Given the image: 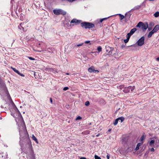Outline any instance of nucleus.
<instances>
[{
  "label": "nucleus",
  "instance_id": "nucleus-9",
  "mask_svg": "<svg viewBox=\"0 0 159 159\" xmlns=\"http://www.w3.org/2000/svg\"><path fill=\"white\" fill-rule=\"evenodd\" d=\"M146 25H145L143 23L142 24V29L143 30V31L146 30L148 27V23H146Z\"/></svg>",
  "mask_w": 159,
  "mask_h": 159
},
{
  "label": "nucleus",
  "instance_id": "nucleus-14",
  "mask_svg": "<svg viewBox=\"0 0 159 159\" xmlns=\"http://www.w3.org/2000/svg\"><path fill=\"white\" fill-rule=\"evenodd\" d=\"M143 144V143H138L135 148V150L137 151L139 149V147Z\"/></svg>",
  "mask_w": 159,
  "mask_h": 159
},
{
  "label": "nucleus",
  "instance_id": "nucleus-62",
  "mask_svg": "<svg viewBox=\"0 0 159 159\" xmlns=\"http://www.w3.org/2000/svg\"><path fill=\"white\" fill-rule=\"evenodd\" d=\"M148 151H147L145 154V155L146 154H148Z\"/></svg>",
  "mask_w": 159,
  "mask_h": 159
},
{
  "label": "nucleus",
  "instance_id": "nucleus-1",
  "mask_svg": "<svg viewBox=\"0 0 159 159\" xmlns=\"http://www.w3.org/2000/svg\"><path fill=\"white\" fill-rule=\"evenodd\" d=\"M81 26L85 29L92 28L95 27L94 24L90 22H83L81 23Z\"/></svg>",
  "mask_w": 159,
  "mask_h": 159
},
{
  "label": "nucleus",
  "instance_id": "nucleus-2",
  "mask_svg": "<svg viewBox=\"0 0 159 159\" xmlns=\"http://www.w3.org/2000/svg\"><path fill=\"white\" fill-rule=\"evenodd\" d=\"M54 13L57 15H65L66 14V12L61 9H56L53 10Z\"/></svg>",
  "mask_w": 159,
  "mask_h": 159
},
{
  "label": "nucleus",
  "instance_id": "nucleus-3",
  "mask_svg": "<svg viewBox=\"0 0 159 159\" xmlns=\"http://www.w3.org/2000/svg\"><path fill=\"white\" fill-rule=\"evenodd\" d=\"M133 13V11L131 10L130 11H128L125 14V21L127 22L129 20L130 18Z\"/></svg>",
  "mask_w": 159,
  "mask_h": 159
},
{
  "label": "nucleus",
  "instance_id": "nucleus-57",
  "mask_svg": "<svg viewBox=\"0 0 159 159\" xmlns=\"http://www.w3.org/2000/svg\"><path fill=\"white\" fill-rule=\"evenodd\" d=\"M12 105L13 106H15V107H16L15 104L12 102Z\"/></svg>",
  "mask_w": 159,
  "mask_h": 159
},
{
  "label": "nucleus",
  "instance_id": "nucleus-18",
  "mask_svg": "<svg viewBox=\"0 0 159 159\" xmlns=\"http://www.w3.org/2000/svg\"><path fill=\"white\" fill-rule=\"evenodd\" d=\"M135 46V45H131L130 46H125V45H124V44H122L121 45V48L123 49V48H126V49H127L128 48V47H130V46H131V47H134Z\"/></svg>",
  "mask_w": 159,
  "mask_h": 159
},
{
  "label": "nucleus",
  "instance_id": "nucleus-19",
  "mask_svg": "<svg viewBox=\"0 0 159 159\" xmlns=\"http://www.w3.org/2000/svg\"><path fill=\"white\" fill-rule=\"evenodd\" d=\"M34 36L33 35L31 37H30L29 36L26 37V39H28L29 40H32L34 38Z\"/></svg>",
  "mask_w": 159,
  "mask_h": 159
},
{
  "label": "nucleus",
  "instance_id": "nucleus-29",
  "mask_svg": "<svg viewBox=\"0 0 159 159\" xmlns=\"http://www.w3.org/2000/svg\"><path fill=\"white\" fill-rule=\"evenodd\" d=\"M154 25V23L153 22H151L149 24V26L152 27Z\"/></svg>",
  "mask_w": 159,
  "mask_h": 159
},
{
  "label": "nucleus",
  "instance_id": "nucleus-47",
  "mask_svg": "<svg viewBox=\"0 0 159 159\" xmlns=\"http://www.w3.org/2000/svg\"><path fill=\"white\" fill-rule=\"evenodd\" d=\"M110 155L108 154L107 155V159H109L110 157Z\"/></svg>",
  "mask_w": 159,
  "mask_h": 159
},
{
  "label": "nucleus",
  "instance_id": "nucleus-60",
  "mask_svg": "<svg viewBox=\"0 0 159 159\" xmlns=\"http://www.w3.org/2000/svg\"><path fill=\"white\" fill-rule=\"evenodd\" d=\"M156 59L157 61H159V57H157Z\"/></svg>",
  "mask_w": 159,
  "mask_h": 159
},
{
  "label": "nucleus",
  "instance_id": "nucleus-37",
  "mask_svg": "<svg viewBox=\"0 0 159 159\" xmlns=\"http://www.w3.org/2000/svg\"><path fill=\"white\" fill-rule=\"evenodd\" d=\"M69 89V88L67 87H65L63 89V90L64 91H66L68 90Z\"/></svg>",
  "mask_w": 159,
  "mask_h": 159
},
{
  "label": "nucleus",
  "instance_id": "nucleus-10",
  "mask_svg": "<svg viewBox=\"0 0 159 159\" xmlns=\"http://www.w3.org/2000/svg\"><path fill=\"white\" fill-rule=\"evenodd\" d=\"M23 131H19L20 136V139L21 140V138H24V139L25 138V139L26 138V139L27 140H28L29 141H30V139H29V138H27L26 136H25V137H25V136H23L22 134H23Z\"/></svg>",
  "mask_w": 159,
  "mask_h": 159
},
{
  "label": "nucleus",
  "instance_id": "nucleus-33",
  "mask_svg": "<svg viewBox=\"0 0 159 159\" xmlns=\"http://www.w3.org/2000/svg\"><path fill=\"white\" fill-rule=\"evenodd\" d=\"M97 50L99 52H101L102 51V48L101 47V46H98V47Z\"/></svg>",
  "mask_w": 159,
  "mask_h": 159
},
{
  "label": "nucleus",
  "instance_id": "nucleus-21",
  "mask_svg": "<svg viewBox=\"0 0 159 159\" xmlns=\"http://www.w3.org/2000/svg\"><path fill=\"white\" fill-rule=\"evenodd\" d=\"M142 24H143V22H139L136 26V27L139 28L142 27Z\"/></svg>",
  "mask_w": 159,
  "mask_h": 159
},
{
  "label": "nucleus",
  "instance_id": "nucleus-20",
  "mask_svg": "<svg viewBox=\"0 0 159 159\" xmlns=\"http://www.w3.org/2000/svg\"><path fill=\"white\" fill-rule=\"evenodd\" d=\"M154 33V32H153L152 30L151 31H150L149 33V34H148V38H150V37H151L152 36V34Z\"/></svg>",
  "mask_w": 159,
  "mask_h": 159
},
{
  "label": "nucleus",
  "instance_id": "nucleus-42",
  "mask_svg": "<svg viewBox=\"0 0 159 159\" xmlns=\"http://www.w3.org/2000/svg\"><path fill=\"white\" fill-rule=\"evenodd\" d=\"M31 159H35V155H33L32 156H30Z\"/></svg>",
  "mask_w": 159,
  "mask_h": 159
},
{
  "label": "nucleus",
  "instance_id": "nucleus-5",
  "mask_svg": "<svg viewBox=\"0 0 159 159\" xmlns=\"http://www.w3.org/2000/svg\"><path fill=\"white\" fill-rule=\"evenodd\" d=\"M145 38L144 36L142 37L137 42V45L139 46H142L144 43Z\"/></svg>",
  "mask_w": 159,
  "mask_h": 159
},
{
  "label": "nucleus",
  "instance_id": "nucleus-31",
  "mask_svg": "<svg viewBox=\"0 0 159 159\" xmlns=\"http://www.w3.org/2000/svg\"><path fill=\"white\" fill-rule=\"evenodd\" d=\"M16 73H17L18 75L21 76H22V77L25 76V75H23V74H21V73H20L18 70L16 72Z\"/></svg>",
  "mask_w": 159,
  "mask_h": 159
},
{
  "label": "nucleus",
  "instance_id": "nucleus-39",
  "mask_svg": "<svg viewBox=\"0 0 159 159\" xmlns=\"http://www.w3.org/2000/svg\"><path fill=\"white\" fill-rule=\"evenodd\" d=\"M129 40V39H126L124 40V42L125 43H126L128 42Z\"/></svg>",
  "mask_w": 159,
  "mask_h": 159
},
{
  "label": "nucleus",
  "instance_id": "nucleus-40",
  "mask_svg": "<svg viewBox=\"0 0 159 159\" xmlns=\"http://www.w3.org/2000/svg\"><path fill=\"white\" fill-rule=\"evenodd\" d=\"M90 42L89 41H85L84 43H89V44H91V43H90Z\"/></svg>",
  "mask_w": 159,
  "mask_h": 159
},
{
  "label": "nucleus",
  "instance_id": "nucleus-28",
  "mask_svg": "<svg viewBox=\"0 0 159 159\" xmlns=\"http://www.w3.org/2000/svg\"><path fill=\"white\" fill-rule=\"evenodd\" d=\"M155 140H151L149 142V145L150 146L152 145L155 143Z\"/></svg>",
  "mask_w": 159,
  "mask_h": 159
},
{
  "label": "nucleus",
  "instance_id": "nucleus-45",
  "mask_svg": "<svg viewBox=\"0 0 159 159\" xmlns=\"http://www.w3.org/2000/svg\"><path fill=\"white\" fill-rule=\"evenodd\" d=\"M148 31H150L151 30L152 28V27H149H149L148 28Z\"/></svg>",
  "mask_w": 159,
  "mask_h": 159
},
{
  "label": "nucleus",
  "instance_id": "nucleus-34",
  "mask_svg": "<svg viewBox=\"0 0 159 159\" xmlns=\"http://www.w3.org/2000/svg\"><path fill=\"white\" fill-rule=\"evenodd\" d=\"M90 104V102L89 101H87L85 103V105L87 106H89Z\"/></svg>",
  "mask_w": 159,
  "mask_h": 159
},
{
  "label": "nucleus",
  "instance_id": "nucleus-4",
  "mask_svg": "<svg viewBox=\"0 0 159 159\" xmlns=\"http://www.w3.org/2000/svg\"><path fill=\"white\" fill-rule=\"evenodd\" d=\"M135 89V86H129L128 87H125L123 90V92L125 93H129L130 90L131 91H133Z\"/></svg>",
  "mask_w": 159,
  "mask_h": 159
},
{
  "label": "nucleus",
  "instance_id": "nucleus-50",
  "mask_svg": "<svg viewBox=\"0 0 159 159\" xmlns=\"http://www.w3.org/2000/svg\"><path fill=\"white\" fill-rule=\"evenodd\" d=\"M50 102L51 103L52 102V98H50Z\"/></svg>",
  "mask_w": 159,
  "mask_h": 159
},
{
  "label": "nucleus",
  "instance_id": "nucleus-44",
  "mask_svg": "<svg viewBox=\"0 0 159 159\" xmlns=\"http://www.w3.org/2000/svg\"><path fill=\"white\" fill-rule=\"evenodd\" d=\"M111 16H109L107 17H106V18H102L103 19V21L104 20H107V19H108V18H109Z\"/></svg>",
  "mask_w": 159,
  "mask_h": 159
},
{
  "label": "nucleus",
  "instance_id": "nucleus-48",
  "mask_svg": "<svg viewBox=\"0 0 159 159\" xmlns=\"http://www.w3.org/2000/svg\"><path fill=\"white\" fill-rule=\"evenodd\" d=\"M103 21V19H100L99 22H98L99 23H102Z\"/></svg>",
  "mask_w": 159,
  "mask_h": 159
},
{
  "label": "nucleus",
  "instance_id": "nucleus-46",
  "mask_svg": "<svg viewBox=\"0 0 159 159\" xmlns=\"http://www.w3.org/2000/svg\"><path fill=\"white\" fill-rule=\"evenodd\" d=\"M21 24H20V25H19V26H18V28H19L21 30V29L20 28V26L21 27V28H22V30H24V28H23V27H22V26H21Z\"/></svg>",
  "mask_w": 159,
  "mask_h": 159
},
{
  "label": "nucleus",
  "instance_id": "nucleus-27",
  "mask_svg": "<svg viewBox=\"0 0 159 159\" xmlns=\"http://www.w3.org/2000/svg\"><path fill=\"white\" fill-rule=\"evenodd\" d=\"M118 120H119L118 118H117L115 120V121L113 122V125H116L118 123Z\"/></svg>",
  "mask_w": 159,
  "mask_h": 159
},
{
  "label": "nucleus",
  "instance_id": "nucleus-38",
  "mask_svg": "<svg viewBox=\"0 0 159 159\" xmlns=\"http://www.w3.org/2000/svg\"><path fill=\"white\" fill-rule=\"evenodd\" d=\"M82 119V117L80 116H78L76 119V120H80Z\"/></svg>",
  "mask_w": 159,
  "mask_h": 159
},
{
  "label": "nucleus",
  "instance_id": "nucleus-12",
  "mask_svg": "<svg viewBox=\"0 0 159 159\" xmlns=\"http://www.w3.org/2000/svg\"><path fill=\"white\" fill-rule=\"evenodd\" d=\"M133 150V148L132 147H129L125 150V152L127 153L128 152H130Z\"/></svg>",
  "mask_w": 159,
  "mask_h": 159
},
{
  "label": "nucleus",
  "instance_id": "nucleus-58",
  "mask_svg": "<svg viewBox=\"0 0 159 159\" xmlns=\"http://www.w3.org/2000/svg\"><path fill=\"white\" fill-rule=\"evenodd\" d=\"M157 138L156 136H154V137H153L152 138V139H156Z\"/></svg>",
  "mask_w": 159,
  "mask_h": 159
},
{
  "label": "nucleus",
  "instance_id": "nucleus-51",
  "mask_svg": "<svg viewBox=\"0 0 159 159\" xmlns=\"http://www.w3.org/2000/svg\"><path fill=\"white\" fill-rule=\"evenodd\" d=\"M156 143H158L159 142V140L158 139H157L156 140Z\"/></svg>",
  "mask_w": 159,
  "mask_h": 159
},
{
  "label": "nucleus",
  "instance_id": "nucleus-32",
  "mask_svg": "<svg viewBox=\"0 0 159 159\" xmlns=\"http://www.w3.org/2000/svg\"><path fill=\"white\" fill-rule=\"evenodd\" d=\"M131 35H132L131 34L129 33H128L126 35L127 39H129Z\"/></svg>",
  "mask_w": 159,
  "mask_h": 159
},
{
  "label": "nucleus",
  "instance_id": "nucleus-53",
  "mask_svg": "<svg viewBox=\"0 0 159 159\" xmlns=\"http://www.w3.org/2000/svg\"><path fill=\"white\" fill-rule=\"evenodd\" d=\"M83 44V43H82L81 44L78 45L77 46H82Z\"/></svg>",
  "mask_w": 159,
  "mask_h": 159
},
{
  "label": "nucleus",
  "instance_id": "nucleus-26",
  "mask_svg": "<svg viewBox=\"0 0 159 159\" xmlns=\"http://www.w3.org/2000/svg\"><path fill=\"white\" fill-rule=\"evenodd\" d=\"M141 7V6L140 5L138 6H137L135 7L134 8V9H132V10H133V11L134 10H137L140 8Z\"/></svg>",
  "mask_w": 159,
  "mask_h": 159
},
{
  "label": "nucleus",
  "instance_id": "nucleus-25",
  "mask_svg": "<svg viewBox=\"0 0 159 159\" xmlns=\"http://www.w3.org/2000/svg\"><path fill=\"white\" fill-rule=\"evenodd\" d=\"M32 138L36 142V143H38L37 139L35 137V136H34V135H32Z\"/></svg>",
  "mask_w": 159,
  "mask_h": 159
},
{
  "label": "nucleus",
  "instance_id": "nucleus-41",
  "mask_svg": "<svg viewBox=\"0 0 159 159\" xmlns=\"http://www.w3.org/2000/svg\"><path fill=\"white\" fill-rule=\"evenodd\" d=\"M28 57L30 59V60H35V59L34 58H33L32 57Z\"/></svg>",
  "mask_w": 159,
  "mask_h": 159
},
{
  "label": "nucleus",
  "instance_id": "nucleus-54",
  "mask_svg": "<svg viewBox=\"0 0 159 159\" xmlns=\"http://www.w3.org/2000/svg\"><path fill=\"white\" fill-rule=\"evenodd\" d=\"M80 159H86V158L85 157H81Z\"/></svg>",
  "mask_w": 159,
  "mask_h": 159
},
{
  "label": "nucleus",
  "instance_id": "nucleus-24",
  "mask_svg": "<svg viewBox=\"0 0 159 159\" xmlns=\"http://www.w3.org/2000/svg\"><path fill=\"white\" fill-rule=\"evenodd\" d=\"M155 17H157L159 16V12L157 11L153 15Z\"/></svg>",
  "mask_w": 159,
  "mask_h": 159
},
{
  "label": "nucleus",
  "instance_id": "nucleus-11",
  "mask_svg": "<svg viewBox=\"0 0 159 159\" xmlns=\"http://www.w3.org/2000/svg\"><path fill=\"white\" fill-rule=\"evenodd\" d=\"M159 30V25H156L155 27H154L152 31L154 32V33H155L157 32L158 30Z\"/></svg>",
  "mask_w": 159,
  "mask_h": 159
},
{
  "label": "nucleus",
  "instance_id": "nucleus-59",
  "mask_svg": "<svg viewBox=\"0 0 159 159\" xmlns=\"http://www.w3.org/2000/svg\"><path fill=\"white\" fill-rule=\"evenodd\" d=\"M111 129H109L108 130V132H110L111 131Z\"/></svg>",
  "mask_w": 159,
  "mask_h": 159
},
{
  "label": "nucleus",
  "instance_id": "nucleus-16",
  "mask_svg": "<svg viewBox=\"0 0 159 159\" xmlns=\"http://www.w3.org/2000/svg\"><path fill=\"white\" fill-rule=\"evenodd\" d=\"M3 90L4 91L5 93L7 94V98H11L10 96V95L9 94V92H8V90H7V89L6 88V89H5Z\"/></svg>",
  "mask_w": 159,
  "mask_h": 159
},
{
  "label": "nucleus",
  "instance_id": "nucleus-7",
  "mask_svg": "<svg viewBox=\"0 0 159 159\" xmlns=\"http://www.w3.org/2000/svg\"><path fill=\"white\" fill-rule=\"evenodd\" d=\"M0 87L3 90L7 88L4 81L1 78H0Z\"/></svg>",
  "mask_w": 159,
  "mask_h": 159
},
{
  "label": "nucleus",
  "instance_id": "nucleus-6",
  "mask_svg": "<svg viewBox=\"0 0 159 159\" xmlns=\"http://www.w3.org/2000/svg\"><path fill=\"white\" fill-rule=\"evenodd\" d=\"M106 51L108 52V55H111L112 53V51L114 50V48L110 47L108 46L105 47Z\"/></svg>",
  "mask_w": 159,
  "mask_h": 159
},
{
  "label": "nucleus",
  "instance_id": "nucleus-13",
  "mask_svg": "<svg viewBox=\"0 0 159 159\" xmlns=\"http://www.w3.org/2000/svg\"><path fill=\"white\" fill-rule=\"evenodd\" d=\"M144 134H145V133H144L142 135L141 137L139 140L140 143H143V141L146 137V135H144Z\"/></svg>",
  "mask_w": 159,
  "mask_h": 159
},
{
  "label": "nucleus",
  "instance_id": "nucleus-55",
  "mask_svg": "<svg viewBox=\"0 0 159 159\" xmlns=\"http://www.w3.org/2000/svg\"><path fill=\"white\" fill-rule=\"evenodd\" d=\"M145 147H146L145 146H143V147L142 149L143 148V150H144L145 149Z\"/></svg>",
  "mask_w": 159,
  "mask_h": 159
},
{
  "label": "nucleus",
  "instance_id": "nucleus-43",
  "mask_svg": "<svg viewBox=\"0 0 159 159\" xmlns=\"http://www.w3.org/2000/svg\"><path fill=\"white\" fill-rule=\"evenodd\" d=\"M124 85H121L119 86V88L120 89H122V88H124Z\"/></svg>",
  "mask_w": 159,
  "mask_h": 159
},
{
  "label": "nucleus",
  "instance_id": "nucleus-49",
  "mask_svg": "<svg viewBox=\"0 0 159 159\" xmlns=\"http://www.w3.org/2000/svg\"><path fill=\"white\" fill-rule=\"evenodd\" d=\"M151 151V152H154V149L153 148H151L150 149Z\"/></svg>",
  "mask_w": 159,
  "mask_h": 159
},
{
  "label": "nucleus",
  "instance_id": "nucleus-56",
  "mask_svg": "<svg viewBox=\"0 0 159 159\" xmlns=\"http://www.w3.org/2000/svg\"><path fill=\"white\" fill-rule=\"evenodd\" d=\"M145 147H146L145 146H143V147L142 149L143 148V150H144L145 149Z\"/></svg>",
  "mask_w": 159,
  "mask_h": 159
},
{
  "label": "nucleus",
  "instance_id": "nucleus-17",
  "mask_svg": "<svg viewBox=\"0 0 159 159\" xmlns=\"http://www.w3.org/2000/svg\"><path fill=\"white\" fill-rule=\"evenodd\" d=\"M137 30V29L136 28H134L130 30L129 33L132 35Z\"/></svg>",
  "mask_w": 159,
  "mask_h": 159
},
{
  "label": "nucleus",
  "instance_id": "nucleus-15",
  "mask_svg": "<svg viewBox=\"0 0 159 159\" xmlns=\"http://www.w3.org/2000/svg\"><path fill=\"white\" fill-rule=\"evenodd\" d=\"M88 71L89 72L91 73L92 72H94V71H95V70L94 69V67L93 66H92L89 68Z\"/></svg>",
  "mask_w": 159,
  "mask_h": 159
},
{
  "label": "nucleus",
  "instance_id": "nucleus-52",
  "mask_svg": "<svg viewBox=\"0 0 159 159\" xmlns=\"http://www.w3.org/2000/svg\"><path fill=\"white\" fill-rule=\"evenodd\" d=\"M123 142L124 143H126V141H125L124 139H123Z\"/></svg>",
  "mask_w": 159,
  "mask_h": 159
},
{
  "label": "nucleus",
  "instance_id": "nucleus-61",
  "mask_svg": "<svg viewBox=\"0 0 159 159\" xmlns=\"http://www.w3.org/2000/svg\"><path fill=\"white\" fill-rule=\"evenodd\" d=\"M97 72L98 73L99 72L98 70H95V71H94V72Z\"/></svg>",
  "mask_w": 159,
  "mask_h": 159
},
{
  "label": "nucleus",
  "instance_id": "nucleus-23",
  "mask_svg": "<svg viewBox=\"0 0 159 159\" xmlns=\"http://www.w3.org/2000/svg\"><path fill=\"white\" fill-rule=\"evenodd\" d=\"M118 15L120 17V20H123V19H125V16H124L123 15L120 14H118Z\"/></svg>",
  "mask_w": 159,
  "mask_h": 159
},
{
  "label": "nucleus",
  "instance_id": "nucleus-63",
  "mask_svg": "<svg viewBox=\"0 0 159 159\" xmlns=\"http://www.w3.org/2000/svg\"><path fill=\"white\" fill-rule=\"evenodd\" d=\"M18 112H19V113L20 115V116H21V117H22V116H21V114L20 113V112H19V111H18Z\"/></svg>",
  "mask_w": 159,
  "mask_h": 159
},
{
  "label": "nucleus",
  "instance_id": "nucleus-8",
  "mask_svg": "<svg viewBox=\"0 0 159 159\" xmlns=\"http://www.w3.org/2000/svg\"><path fill=\"white\" fill-rule=\"evenodd\" d=\"M81 21H82V20H78L76 19H73L71 20L70 23H75V25H77L78 24L80 23L81 22Z\"/></svg>",
  "mask_w": 159,
  "mask_h": 159
},
{
  "label": "nucleus",
  "instance_id": "nucleus-30",
  "mask_svg": "<svg viewBox=\"0 0 159 159\" xmlns=\"http://www.w3.org/2000/svg\"><path fill=\"white\" fill-rule=\"evenodd\" d=\"M118 118L119 120H120L121 122H122L125 119L123 117H118Z\"/></svg>",
  "mask_w": 159,
  "mask_h": 159
},
{
  "label": "nucleus",
  "instance_id": "nucleus-64",
  "mask_svg": "<svg viewBox=\"0 0 159 159\" xmlns=\"http://www.w3.org/2000/svg\"><path fill=\"white\" fill-rule=\"evenodd\" d=\"M1 108H3V106H1Z\"/></svg>",
  "mask_w": 159,
  "mask_h": 159
},
{
  "label": "nucleus",
  "instance_id": "nucleus-36",
  "mask_svg": "<svg viewBox=\"0 0 159 159\" xmlns=\"http://www.w3.org/2000/svg\"><path fill=\"white\" fill-rule=\"evenodd\" d=\"M11 68L16 73L18 70H17L16 68H13L12 67H11Z\"/></svg>",
  "mask_w": 159,
  "mask_h": 159
},
{
  "label": "nucleus",
  "instance_id": "nucleus-35",
  "mask_svg": "<svg viewBox=\"0 0 159 159\" xmlns=\"http://www.w3.org/2000/svg\"><path fill=\"white\" fill-rule=\"evenodd\" d=\"M94 157L95 159H101L100 157L96 155H95Z\"/></svg>",
  "mask_w": 159,
  "mask_h": 159
},
{
  "label": "nucleus",
  "instance_id": "nucleus-22",
  "mask_svg": "<svg viewBox=\"0 0 159 159\" xmlns=\"http://www.w3.org/2000/svg\"><path fill=\"white\" fill-rule=\"evenodd\" d=\"M31 148H30V156H32L33 155H35L34 154V152L32 150V145H31Z\"/></svg>",
  "mask_w": 159,
  "mask_h": 159
}]
</instances>
